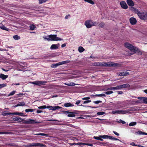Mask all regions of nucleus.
<instances>
[{"mask_svg":"<svg viewBox=\"0 0 147 147\" xmlns=\"http://www.w3.org/2000/svg\"><path fill=\"white\" fill-rule=\"evenodd\" d=\"M93 65L95 66L115 67L119 66L120 64L117 63H114L111 62H109L107 63L97 62L94 63Z\"/></svg>","mask_w":147,"mask_h":147,"instance_id":"f257e3e1","label":"nucleus"},{"mask_svg":"<svg viewBox=\"0 0 147 147\" xmlns=\"http://www.w3.org/2000/svg\"><path fill=\"white\" fill-rule=\"evenodd\" d=\"M57 35L51 34L49 35L44 36L43 37L45 40H47L49 41L61 40L63 39L59 37H57Z\"/></svg>","mask_w":147,"mask_h":147,"instance_id":"f03ea898","label":"nucleus"},{"mask_svg":"<svg viewBox=\"0 0 147 147\" xmlns=\"http://www.w3.org/2000/svg\"><path fill=\"white\" fill-rule=\"evenodd\" d=\"M124 45L125 47L129 49L132 52V54L136 53L138 50V48L135 47L127 42H125Z\"/></svg>","mask_w":147,"mask_h":147,"instance_id":"7ed1b4c3","label":"nucleus"},{"mask_svg":"<svg viewBox=\"0 0 147 147\" xmlns=\"http://www.w3.org/2000/svg\"><path fill=\"white\" fill-rule=\"evenodd\" d=\"M131 109H128V110H116L115 111H112L111 112L113 114H125L128 113H130Z\"/></svg>","mask_w":147,"mask_h":147,"instance_id":"20e7f679","label":"nucleus"},{"mask_svg":"<svg viewBox=\"0 0 147 147\" xmlns=\"http://www.w3.org/2000/svg\"><path fill=\"white\" fill-rule=\"evenodd\" d=\"M22 121H23V123L24 124H34L36 123H40V121H36V120H33L31 119H29L28 120H26L22 119Z\"/></svg>","mask_w":147,"mask_h":147,"instance_id":"39448f33","label":"nucleus"},{"mask_svg":"<svg viewBox=\"0 0 147 147\" xmlns=\"http://www.w3.org/2000/svg\"><path fill=\"white\" fill-rule=\"evenodd\" d=\"M47 82L46 81H36L31 83L37 86H40L41 85H43L46 83Z\"/></svg>","mask_w":147,"mask_h":147,"instance_id":"423d86ee","label":"nucleus"},{"mask_svg":"<svg viewBox=\"0 0 147 147\" xmlns=\"http://www.w3.org/2000/svg\"><path fill=\"white\" fill-rule=\"evenodd\" d=\"M26 65V63L22 62H18L17 64H16L17 66V70L20 71L21 70L19 68H22L23 67L25 66Z\"/></svg>","mask_w":147,"mask_h":147,"instance_id":"0eeeda50","label":"nucleus"},{"mask_svg":"<svg viewBox=\"0 0 147 147\" xmlns=\"http://www.w3.org/2000/svg\"><path fill=\"white\" fill-rule=\"evenodd\" d=\"M92 23L93 20H89L86 21L85 22V24L87 28H90L92 27Z\"/></svg>","mask_w":147,"mask_h":147,"instance_id":"6e6552de","label":"nucleus"},{"mask_svg":"<svg viewBox=\"0 0 147 147\" xmlns=\"http://www.w3.org/2000/svg\"><path fill=\"white\" fill-rule=\"evenodd\" d=\"M61 108V107L59 106H46V108L49 109V110L54 111L56 109H58Z\"/></svg>","mask_w":147,"mask_h":147,"instance_id":"1a4fd4ad","label":"nucleus"},{"mask_svg":"<svg viewBox=\"0 0 147 147\" xmlns=\"http://www.w3.org/2000/svg\"><path fill=\"white\" fill-rule=\"evenodd\" d=\"M139 16L140 18L142 20H147V13L146 12H142Z\"/></svg>","mask_w":147,"mask_h":147,"instance_id":"9d476101","label":"nucleus"},{"mask_svg":"<svg viewBox=\"0 0 147 147\" xmlns=\"http://www.w3.org/2000/svg\"><path fill=\"white\" fill-rule=\"evenodd\" d=\"M137 98L141 100L142 103L147 104V98L144 97H138Z\"/></svg>","mask_w":147,"mask_h":147,"instance_id":"9b49d317","label":"nucleus"},{"mask_svg":"<svg viewBox=\"0 0 147 147\" xmlns=\"http://www.w3.org/2000/svg\"><path fill=\"white\" fill-rule=\"evenodd\" d=\"M120 4L122 8L125 9H126L127 8L128 6L125 1H121L120 3Z\"/></svg>","mask_w":147,"mask_h":147,"instance_id":"f8f14e48","label":"nucleus"},{"mask_svg":"<svg viewBox=\"0 0 147 147\" xmlns=\"http://www.w3.org/2000/svg\"><path fill=\"white\" fill-rule=\"evenodd\" d=\"M60 45L59 43L56 44H53L50 47V49L51 50H55L57 49L59 47Z\"/></svg>","mask_w":147,"mask_h":147,"instance_id":"ddd939ff","label":"nucleus"},{"mask_svg":"<svg viewBox=\"0 0 147 147\" xmlns=\"http://www.w3.org/2000/svg\"><path fill=\"white\" fill-rule=\"evenodd\" d=\"M119 76H126L129 75V72L127 71L123 72H119L117 73Z\"/></svg>","mask_w":147,"mask_h":147,"instance_id":"4468645a","label":"nucleus"},{"mask_svg":"<svg viewBox=\"0 0 147 147\" xmlns=\"http://www.w3.org/2000/svg\"><path fill=\"white\" fill-rule=\"evenodd\" d=\"M130 85L128 84H123L119 86V89L123 88H125L129 87Z\"/></svg>","mask_w":147,"mask_h":147,"instance_id":"2eb2a0df","label":"nucleus"},{"mask_svg":"<svg viewBox=\"0 0 147 147\" xmlns=\"http://www.w3.org/2000/svg\"><path fill=\"white\" fill-rule=\"evenodd\" d=\"M129 21L132 25H135L136 24L137 21L136 19L134 18H131L129 19Z\"/></svg>","mask_w":147,"mask_h":147,"instance_id":"dca6fc26","label":"nucleus"},{"mask_svg":"<svg viewBox=\"0 0 147 147\" xmlns=\"http://www.w3.org/2000/svg\"><path fill=\"white\" fill-rule=\"evenodd\" d=\"M100 138L105 139H109L111 140V138H112V136H110L107 135H104L102 136H100Z\"/></svg>","mask_w":147,"mask_h":147,"instance_id":"f3484780","label":"nucleus"},{"mask_svg":"<svg viewBox=\"0 0 147 147\" xmlns=\"http://www.w3.org/2000/svg\"><path fill=\"white\" fill-rule=\"evenodd\" d=\"M127 4L129 6L132 7L134 5V3L132 0H127Z\"/></svg>","mask_w":147,"mask_h":147,"instance_id":"a211bd4d","label":"nucleus"},{"mask_svg":"<svg viewBox=\"0 0 147 147\" xmlns=\"http://www.w3.org/2000/svg\"><path fill=\"white\" fill-rule=\"evenodd\" d=\"M0 28L2 30L7 31H9L10 30V29H9L7 28L4 26V25H3L1 24H0Z\"/></svg>","mask_w":147,"mask_h":147,"instance_id":"6ab92c4d","label":"nucleus"},{"mask_svg":"<svg viewBox=\"0 0 147 147\" xmlns=\"http://www.w3.org/2000/svg\"><path fill=\"white\" fill-rule=\"evenodd\" d=\"M13 120L14 121L20 122L22 121V119L21 117H15L13 118Z\"/></svg>","mask_w":147,"mask_h":147,"instance_id":"aec40b11","label":"nucleus"},{"mask_svg":"<svg viewBox=\"0 0 147 147\" xmlns=\"http://www.w3.org/2000/svg\"><path fill=\"white\" fill-rule=\"evenodd\" d=\"M135 134L137 135H147V133L141 131H138L135 132Z\"/></svg>","mask_w":147,"mask_h":147,"instance_id":"412c9836","label":"nucleus"},{"mask_svg":"<svg viewBox=\"0 0 147 147\" xmlns=\"http://www.w3.org/2000/svg\"><path fill=\"white\" fill-rule=\"evenodd\" d=\"M123 102L118 101L117 102L115 103V105H117V107L118 108H121L123 107V106H121V104H123Z\"/></svg>","mask_w":147,"mask_h":147,"instance_id":"4be33fe9","label":"nucleus"},{"mask_svg":"<svg viewBox=\"0 0 147 147\" xmlns=\"http://www.w3.org/2000/svg\"><path fill=\"white\" fill-rule=\"evenodd\" d=\"M133 10L134 11V12L136 13H137L138 16L139 17L140 16V14H141V13L140 12V11L138 9H137L136 8H133Z\"/></svg>","mask_w":147,"mask_h":147,"instance_id":"5701e85b","label":"nucleus"},{"mask_svg":"<svg viewBox=\"0 0 147 147\" xmlns=\"http://www.w3.org/2000/svg\"><path fill=\"white\" fill-rule=\"evenodd\" d=\"M108 90H119V86H117L116 87L108 88Z\"/></svg>","mask_w":147,"mask_h":147,"instance_id":"b1692460","label":"nucleus"},{"mask_svg":"<svg viewBox=\"0 0 147 147\" xmlns=\"http://www.w3.org/2000/svg\"><path fill=\"white\" fill-rule=\"evenodd\" d=\"M25 102H19L17 105H16L15 106V107H17L18 106H24L25 105Z\"/></svg>","mask_w":147,"mask_h":147,"instance_id":"393cba45","label":"nucleus"},{"mask_svg":"<svg viewBox=\"0 0 147 147\" xmlns=\"http://www.w3.org/2000/svg\"><path fill=\"white\" fill-rule=\"evenodd\" d=\"M8 77L7 75H5L3 74H1L0 75V78L2 79L3 80L6 79Z\"/></svg>","mask_w":147,"mask_h":147,"instance_id":"a878e982","label":"nucleus"},{"mask_svg":"<svg viewBox=\"0 0 147 147\" xmlns=\"http://www.w3.org/2000/svg\"><path fill=\"white\" fill-rule=\"evenodd\" d=\"M75 116V113L73 112H69V114L67 115V116L69 117H74Z\"/></svg>","mask_w":147,"mask_h":147,"instance_id":"bb28decb","label":"nucleus"},{"mask_svg":"<svg viewBox=\"0 0 147 147\" xmlns=\"http://www.w3.org/2000/svg\"><path fill=\"white\" fill-rule=\"evenodd\" d=\"M34 146H39L40 147L45 146V145L43 144L40 143H34Z\"/></svg>","mask_w":147,"mask_h":147,"instance_id":"cd10ccee","label":"nucleus"},{"mask_svg":"<svg viewBox=\"0 0 147 147\" xmlns=\"http://www.w3.org/2000/svg\"><path fill=\"white\" fill-rule=\"evenodd\" d=\"M70 62L69 61H63L61 62H59V65H63L65 64H67L69 63Z\"/></svg>","mask_w":147,"mask_h":147,"instance_id":"c85d7f7f","label":"nucleus"},{"mask_svg":"<svg viewBox=\"0 0 147 147\" xmlns=\"http://www.w3.org/2000/svg\"><path fill=\"white\" fill-rule=\"evenodd\" d=\"M23 114L22 113L15 112L12 113V115H18L20 116H23Z\"/></svg>","mask_w":147,"mask_h":147,"instance_id":"c756f323","label":"nucleus"},{"mask_svg":"<svg viewBox=\"0 0 147 147\" xmlns=\"http://www.w3.org/2000/svg\"><path fill=\"white\" fill-rule=\"evenodd\" d=\"M91 96H98V97H105L106 96L105 94H96V95H92Z\"/></svg>","mask_w":147,"mask_h":147,"instance_id":"7c9ffc66","label":"nucleus"},{"mask_svg":"<svg viewBox=\"0 0 147 147\" xmlns=\"http://www.w3.org/2000/svg\"><path fill=\"white\" fill-rule=\"evenodd\" d=\"M30 29V30H33L36 28V27L35 25L32 24H30L29 26Z\"/></svg>","mask_w":147,"mask_h":147,"instance_id":"2f4dec72","label":"nucleus"},{"mask_svg":"<svg viewBox=\"0 0 147 147\" xmlns=\"http://www.w3.org/2000/svg\"><path fill=\"white\" fill-rule=\"evenodd\" d=\"M64 106L66 107H72L74 106V105L71 104L70 103H67L64 104Z\"/></svg>","mask_w":147,"mask_h":147,"instance_id":"473e14b6","label":"nucleus"},{"mask_svg":"<svg viewBox=\"0 0 147 147\" xmlns=\"http://www.w3.org/2000/svg\"><path fill=\"white\" fill-rule=\"evenodd\" d=\"M84 49L82 47L80 46L78 48V50L79 52L82 53L84 51Z\"/></svg>","mask_w":147,"mask_h":147,"instance_id":"72a5a7b5","label":"nucleus"},{"mask_svg":"<svg viewBox=\"0 0 147 147\" xmlns=\"http://www.w3.org/2000/svg\"><path fill=\"white\" fill-rule=\"evenodd\" d=\"M2 114L3 116H6L7 115H12V113H6L5 111H4V112H2Z\"/></svg>","mask_w":147,"mask_h":147,"instance_id":"f704fd0d","label":"nucleus"},{"mask_svg":"<svg viewBox=\"0 0 147 147\" xmlns=\"http://www.w3.org/2000/svg\"><path fill=\"white\" fill-rule=\"evenodd\" d=\"M34 135H40L42 136H47L48 135L46 134H45L42 133H40L39 134H35Z\"/></svg>","mask_w":147,"mask_h":147,"instance_id":"c9c22d12","label":"nucleus"},{"mask_svg":"<svg viewBox=\"0 0 147 147\" xmlns=\"http://www.w3.org/2000/svg\"><path fill=\"white\" fill-rule=\"evenodd\" d=\"M59 63H57L56 64H52L51 66L53 68H56L58 66H59Z\"/></svg>","mask_w":147,"mask_h":147,"instance_id":"e433bc0d","label":"nucleus"},{"mask_svg":"<svg viewBox=\"0 0 147 147\" xmlns=\"http://www.w3.org/2000/svg\"><path fill=\"white\" fill-rule=\"evenodd\" d=\"M136 122H132L129 124V125L130 126H134L136 124Z\"/></svg>","mask_w":147,"mask_h":147,"instance_id":"4c0bfd02","label":"nucleus"},{"mask_svg":"<svg viewBox=\"0 0 147 147\" xmlns=\"http://www.w3.org/2000/svg\"><path fill=\"white\" fill-rule=\"evenodd\" d=\"M16 92V91H13L11 92L9 94H8L7 96L8 97L9 96H12Z\"/></svg>","mask_w":147,"mask_h":147,"instance_id":"58836bf2","label":"nucleus"},{"mask_svg":"<svg viewBox=\"0 0 147 147\" xmlns=\"http://www.w3.org/2000/svg\"><path fill=\"white\" fill-rule=\"evenodd\" d=\"M84 1L92 5H93L94 3V2L92 0H84Z\"/></svg>","mask_w":147,"mask_h":147,"instance_id":"ea45409f","label":"nucleus"},{"mask_svg":"<svg viewBox=\"0 0 147 147\" xmlns=\"http://www.w3.org/2000/svg\"><path fill=\"white\" fill-rule=\"evenodd\" d=\"M94 138L96 140H99L101 141H103V140L100 137V136L99 137L94 136Z\"/></svg>","mask_w":147,"mask_h":147,"instance_id":"a19ab883","label":"nucleus"},{"mask_svg":"<svg viewBox=\"0 0 147 147\" xmlns=\"http://www.w3.org/2000/svg\"><path fill=\"white\" fill-rule=\"evenodd\" d=\"M13 38L15 40H18L20 39V37L18 35L14 36Z\"/></svg>","mask_w":147,"mask_h":147,"instance_id":"79ce46f5","label":"nucleus"},{"mask_svg":"<svg viewBox=\"0 0 147 147\" xmlns=\"http://www.w3.org/2000/svg\"><path fill=\"white\" fill-rule=\"evenodd\" d=\"M105 114V113L103 111H100L98 112L97 113V115H103Z\"/></svg>","mask_w":147,"mask_h":147,"instance_id":"37998d69","label":"nucleus"},{"mask_svg":"<svg viewBox=\"0 0 147 147\" xmlns=\"http://www.w3.org/2000/svg\"><path fill=\"white\" fill-rule=\"evenodd\" d=\"M76 85V84L73 82H69V84H66V85L69 86H74Z\"/></svg>","mask_w":147,"mask_h":147,"instance_id":"c03bdc74","label":"nucleus"},{"mask_svg":"<svg viewBox=\"0 0 147 147\" xmlns=\"http://www.w3.org/2000/svg\"><path fill=\"white\" fill-rule=\"evenodd\" d=\"M115 105V103L110 102L108 103V105L110 107H112L113 106Z\"/></svg>","mask_w":147,"mask_h":147,"instance_id":"a18cd8bd","label":"nucleus"},{"mask_svg":"<svg viewBox=\"0 0 147 147\" xmlns=\"http://www.w3.org/2000/svg\"><path fill=\"white\" fill-rule=\"evenodd\" d=\"M25 111L27 113L30 112H32L33 111V110L31 109H27L25 110Z\"/></svg>","mask_w":147,"mask_h":147,"instance_id":"49530a36","label":"nucleus"},{"mask_svg":"<svg viewBox=\"0 0 147 147\" xmlns=\"http://www.w3.org/2000/svg\"><path fill=\"white\" fill-rule=\"evenodd\" d=\"M47 0H38L39 3L41 4L43 3L46 2Z\"/></svg>","mask_w":147,"mask_h":147,"instance_id":"de8ad7c7","label":"nucleus"},{"mask_svg":"<svg viewBox=\"0 0 147 147\" xmlns=\"http://www.w3.org/2000/svg\"><path fill=\"white\" fill-rule=\"evenodd\" d=\"M113 92L112 91H107L105 92V93L106 94H107V95H109L113 93Z\"/></svg>","mask_w":147,"mask_h":147,"instance_id":"09e8293b","label":"nucleus"},{"mask_svg":"<svg viewBox=\"0 0 147 147\" xmlns=\"http://www.w3.org/2000/svg\"><path fill=\"white\" fill-rule=\"evenodd\" d=\"M86 144V143H82V142L78 143L76 144V145H80V146L84 145Z\"/></svg>","mask_w":147,"mask_h":147,"instance_id":"8fccbe9b","label":"nucleus"},{"mask_svg":"<svg viewBox=\"0 0 147 147\" xmlns=\"http://www.w3.org/2000/svg\"><path fill=\"white\" fill-rule=\"evenodd\" d=\"M98 24L96 22H94L93 21V23H92V26H98Z\"/></svg>","mask_w":147,"mask_h":147,"instance_id":"3c124183","label":"nucleus"},{"mask_svg":"<svg viewBox=\"0 0 147 147\" xmlns=\"http://www.w3.org/2000/svg\"><path fill=\"white\" fill-rule=\"evenodd\" d=\"M38 108L39 109H45L46 108V106L44 105L40 106L38 107Z\"/></svg>","mask_w":147,"mask_h":147,"instance_id":"603ef678","label":"nucleus"},{"mask_svg":"<svg viewBox=\"0 0 147 147\" xmlns=\"http://www.w3.org/2000/svg\"><path fill=\"white\" fill-rule=\"evenodd\" d=\"M6 85H7L5 84H0V89L6 86Z\"/></svg>","mask_w":147,"mask_h":147,"instance_id":"864d4df0","label":"nucleus"},{"mask_svg":"<svg viewBox=\"0 0 147 147\" xmlns=\"http://www.w3.org/2000/svg\"><path fill=\"white\" fill-rule=\"evenodd\" d=\"M90 98V97H86L83 98H82V99L83 100H88Z\"/></svg>","mask_w":147,"mask_h":147,"instance_id":"5fc2aeb1","label":"nucleus"},{"mask_svg":"<svg viewBox=\"0 0 147 147\" xmlns=\"http://www.w3.org/2000/svg\"><path fill=\"white\" fill-rule=\"evenodd\" d=\"M111 140H112L120 141L119 139L117 138H115L114 137H113L112 136V138H111Z\"/></svg>","mask_w":147,"mask_h":147,"instance_id":"6e6d98bb","label":"nucleus"},{"mask_svg":"<svg viewBox=\"0 0 147 147\" xmlns=\"http://www.w3.org/2000/svg\"><path fill=\"white\" fill-rule=\"evenodd\" d=\"M91 102V100H86L84 101L83 103L84 104H87L88 103H89V102Z\"/></svg>","mask_w":147,"mask_h":147,"instance_id":"4d7b16f0","label":"nucleus"},{"mask_svg":"<svg viewBox=\"0 0 147 147\" xmlns=\"http://www.w3.org/2000/svg\"><path fill=\"white\" fill-rule=\"evenodd\" d=\"M102 101L100 100H97L93 102L96 104H98L99 103L102 102Z\"/></svg>","mask_w":147,"mask_h":147,"instance_id":"13d9d810","label":"nucleus"},{"mask_svg":"<svg viewBox=\"0 0 147 147\" xmlns=\"http://www.w3.org/2000/svg\"><path fill=\"white\" fill-rule=\"evenodd\" d=\"M104 25L105 23L102 22L99 25V26L101 28L103 27L104 26Z\"/></svg>","mask_w":147,"mask_h":147,"instance_id":"bf43d9fd","label":"nucleus"},{"mask_svg":"<svg viewBox=\"0 0 147 147\" xmlns=\"http://www.w3.org/2000/svg\"><path fill=\"white\" fill-rule=\"evenodd\" d=\"M27 146L28 147H31V146H34V143H32L31 144H28L27 145Z\"/></svg>","mask_w":147,"mask_h":147,"instance_id":"052dcab7","label":"nucleus"},{"mask_svg":"<svg viewBox=\"0 0 147 147\" xmlns=\"http://www.w3.org/2000/svg\"><path fill=\"white\" fill-rule=\"evenodd\" d=\"M8 134L9 133L7 132L4 131L0 132V134Z\"/></svg>","mask_w":147,"mask_h":147,"instance_id":"680f3d73","label":"nucleus"},{"mask_svg":"<svg viewBox=\"0 0 147 147\" xmlns=\"http://www.w3.org/2000/svg\"><path fill=\"white\" fill-rule=\"evenodd\" d=\"M131 145L134 146H137L138 144H136L134 142H132L130 144Z\"/></svg>","mask_w":147,"mask_h":147,"instance_id":"e2e57ef3","label":"nucleus"},{"mask_svg":"<svg viewBox=\"0 0 147 147\" xmlns=\"http://www.w3.org/2000/svg\"><path fill=\"white\" fill-rule=\"evenodd\" d=\"M65 125L71 127H74V125L70 124L67 123L66 124H65Z\"/></svg>","mask_w":147,"mask_h":147,"instance_id":"0e129e2a","label":"nucleus"},{"mask_svg":"<svg viewBox=\"0 0 147 147\" xmlns=\"http://www.w3.org/2000/svg\"><path fill=\"white\" fill-rule=\"evenodd\" d=\"M47 121H58L56 119H49L47 120Z\"/></svg>","mask_w":147,"mask_h":147,"instance_id":"69168bd1","label":"nucleus"},{"mask_svg":"<svg viewBox=\"0 0 147 147\" xmlns=\"http://www.w3.org/2000/svg\"><path fill=\"white\" fill-rule=\"evenodd\" d=\"M135 102L136 103H142L141 100H137Z\"/></svg>","mask_w":147,"mask_h":147,"instance_id":"338daca9","label":"nucleus"},{"mask_svg":"<svg viewBox=\"0 0 147 147\" xmlns=\"http://www.w3.org/2000/svg\"><path fill=\"white\" fill-rule=\"evenodd\" d=\"M81 101L80 100H77L76 101V105H78L80 103Z\"/></svg>","mask_w":147,"mask_h":147,"instance_id":"774afa93","label":"nucleus"}]
</instances>
